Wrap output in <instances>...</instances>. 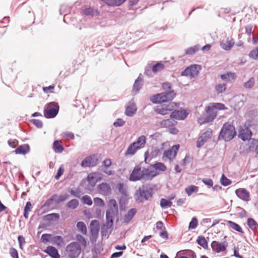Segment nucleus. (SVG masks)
Wrapping results in <instances>:
<instances>
[{
    "instance_id": "1",
    "label": "nucleus",
    "mask_w": 258,
    "mask_h": 258,
    "mask_svg": "<svg viewBox=\"0 0 258 258\" xmlns=\"http://www.w3.org/2000/svg\"><path fill=\"white\" fill-rule=\"evenodd\" d=\"M158 174L156 171L150 170L149 169L142 168L140 165H137L130 174L129 180L132 181H136L141 179L150 180Z\"/></svg>"
},
{
    "instance_id": "2",
    "label": "nucleus",
    "mask_w": 258,
    "mask_h": 258,
    "mask_svg": "<svg viewBox=\"0 0 258 258\" xmlns=\"http://www.w3.org/2000/svg\"><path fill=\"white\" fill-rule=\"evenodd\" d=\"M236 135L234 126L231 123L226 122L223 124L218 138L225 142H228L233 139Z\"/></svg>"
},
{
    "instance_id": "3",
    "label": "nucleus",
    "mask_w": 258,
    "mask_h": 258,
    "mask_svg": "<svg viewBox=\"0 0 258 258\" xmlns=\"http://www.w3.org/2000/svg\"><path fill=\"white\" fill-rule=\"evenodd\" d=\"M176 94L173 91L157 94L151 98V100L154 103H162L172 100Z\"/></svg>"
},
{
    "instance_id": "4",
    "label": "nucleus",
    "mask_w": 258,
    "mask_h": 258,
    "mask_svg": "<svg viewBox=\"0 0 258 258\" xmlns=\"http://www.w3.org/2000/svg\"><path fill=\"white\" fill-rule=\"evenodd\" d=\"M58 111L59 106L57 103H48L44 106V116L47 118H54L57 114Z\"/></svg>"
},
{
    "instance_id": "5",
    "label": "nucleus",
    "mask_w": 258,
    "mask_h": 258,
    "mask_svg": "<svg viewBox=\"0 0 258 258\" xmlns=\"http://www.w3.org/2000/svg\"><path fill=\"white\" fill-rule=\"evenodd\" d=\"M80 245L76 242L68 244L66 248V252L70 258H77L81 253Z\"/></svg>"
},
{
    "instance_id": "6",
    "label": "nucleus",
    "mask_w": 258,
    "mask_h": 258,
    "mask_svg": "<svg viewBox=\"0 0 258 258\" xmlns=\"http://www.w3.org/2000/svg\"><path fill=\"white\" fill-rule=\"evenodd\" d=\"M205 112L207 113V116L204 119L202 117L198 119V122L201 124L212 121L217 115V112L211 106H206Z\"/></svg>"
},
{
    "instance_id": "7",
    "label": "nucleus",
    "mask_w": 258,
    "mask_h": 258,
    "mask_svg": "<svg viewBox=\"0 0 258 258\" xmlns=\"http://www.w3.org/2000/svg\"><path fill=\"white\" fill-rule=\"evenodd\" d=\"M251 122L248 121L246 122L243 127L240 128L239 130L238 137L243 141L248 140L251 138L252 133L249 129L251 126Z\"/></svg>"
},
{
    "instance_id": "8",
    "label": "nucleus",
    "mask_w": 258,
    "mask_h": 258,
    "mask_svg": "<svg viewBox=\"0 0 258 258\" xmlns=\"http://www.w3.org/2000/svg\"><path fill=\"white\" fill-rule=\"evenodd\" d=\"M179 148V145H175L173 146L171 149L165 151L163 154V160L166 161L167 159H168L171 162L176 157Z\"/></svg>"
},
{
    "instance_id": "9",
    "label": "nucleus",
    "mask_w": 258,
    "mask_h": 258,
    "mask_svg": "<svg viewBox=\"0 0 258 258\" xmlns=\"http://www.w3.org/2000/svg\"><path fill=\"white\" fill-rule=\"evenodd\" d=\"M201 69V67L198 64H193L189 66L184 70L182 73V76H189L190 78H193L197 76L199 71Z\"/></svg>"
},
{
    "instance_id": "10",
    "label": "nucleus",
    "mask_w": 258,
    "mask_h": 258,
    "mask_svg": "<svg viewBox=\"0 0 258 258\" xmlns=\"http://www.w3.org/2000/svg\"><path fill=\"white\" fill-rule=\"evenodd\" d=\"M69 196L68 194L61 195L58 196L56 194L53 195L46 202L45 205L49 206L53 203L55 204H59L63 202L69 198Z\"/></svg>"
},
{
    "instance_id": "11",
    "label": "nucleus",
    "mask_w": 258,
    "mask_h": 258,
    "mask_svg": "<svg viewBox=\"0 0 258 258\" xmlns=\"http://www.w3.org/2000/svg\"><path fill=\"white\" fill-rule=\"evenodd\" d=\"M213 135V131L211 129L209 128L202 135L199 137L196 143V146L197 148H200L202 147L205 143L208 141V139H210Z\"/></svg>"
},
{
    "instance_id": "12",
    "label": "nucleus",
    "mask_w": 258,
    "mask_h": 258,
    "mask_svg": "<svg viewBox=\"0 0 258 258\" xmlns=\"http://www.w3.org/2000/svg\"><path fill=\"white\" fill-rule=\"evenodd\" d=\"M151 197H152L151 193L145 190L144 186L143 189L139 188L135 195L136 199L139 203H142L147 200Z\"/></svg>"
},
{
    "instance_id": "13",
    "label": "nucleus",
    "mask_w": 258,
    "mask_h": 258,
    "mask_svg": "<svg viewBox=\"0 0 258 258\" xmlns=\"http://www.w3.org/2000/svg\"><path fill=\"white\" fill-rule=\"evenodd\" d=\"M188 114V112L186 110L182 108L180 109H176L172 112L170 115L171 118L176 120H183L185 119Z\"/></svg>"
},
{
    "instance_id": "14",
    "label": "nucleus",
    "mask_w": 258,
    "mask_h": 258,
    "mask_svg": "<svg viewBox=\"0 0 258 258\" xmlns=\"http://www.w3.org/2000/svg\"><path fill=\"white\" fill-rule=\"evenodd\" d=\"M227 246L228 244L226 241L218 242L217 241H213L211 243V247L213 250L217 253L224 251Z\"/></svg>"
},
{
    "instance_id": "15",
    "label": "nucleus",
    "mask_w": 258,
    "mask_h": 258,
    "mask_svg": "<svg viewBox=\"0 0 258 258\" xmlns=\"http://www.w3.org/2000/svg\"><path fill=\"white\" fill-rule=\"evenodd\" d=\"M81 13L83 15L93 17L98 16L100 12L97 9H94L90 7H84L81 10Z\"/></svg>"
},
{
    "instance_id": "16",
    "label": "nucleus",
    "mask_w": 258,
    "mask_h": 258,
    "mask_svg": "<svg viewBox=\"0 0 258 258\" xmlns=\"http://www.w3.org/2000/svg\"><path fill=\"white\" fill-rule=\"evenodd\" d=\"M235 44V41L233 38H228L226 41H222L220 42V45L221 47L225 50H230Z\"/></svg>"
},
{
    "instance_id": "17",
    "label": "nucleus",
    "mask_w": 258,
    "mask_h": 258,
    "mask_svg": "<svg viewBox=\"0 0 258 258\" xmlns=\"http://www.w3.org/2000/svg\"><path fill=\"white\" fill-rule=\"evenodd\" d=\"M97 159L93 157L88 156L85 158L81 163V166L83 167H88L94 166L97 164Z\"/></svg>"
},
{
    "instance_id": "18",
    "label": "nucleus",
    "mask_w": 258,
    "mask_h": 258,
    "mask_svg": "<svg viewBox=\"0 0 258 258\" xmlns=\"http://www.w3.org/2000/svg\"><path fill=\"white\" fill-rule=\"evenodd\" d=\"M237 196L241 199L248 201L249 200V192L244 188H238L235 191Z\"/></svg>"
},
{
    "instance_id": "19",
    "label": "nucleus",
    "mask_w": 258,
    "mask_h": 258,
    "mask_svg": "<svg viewBox=\"0 0 258 258\" xmlns=\"http://www.w3.org/2000/svg\"><path fill=\"white\" fill-rule=\"evenodd\" d=\"M44 252L49 255L52 258H60V255L58 252L57 250L52 246H48Z\"/></svg>"
},
{
    "instance_id": "20",
    "label": "nucleus",
    "mask_w": 258,
    "mask_h": 258,
    "mask_svg": "<svg viewBox=\"0 0 258 258\" xmlns=\"http://www.w3.org/2000/svg\"><path fill=\"white\" fill-rule=\"evenodd\" d=\"M90 232L92 235H97L100 229L99 221L96 220L92 221L90 224Z\"/></svg>"
},
{
    "instance_id": "21",
    "label": "nucleus",
    "mask_w": 258,
    "mask_h": 258,
    "mask_svg": "<svg viewBox=\"0 0 258 258\" xmlns=\"http://www.w3.org/2000/svg\"><path fill=\"white\" fill-rule=\"evenodd\" d=\"M176 124L177 121H176L174 119L171 118L170 119L163 120L160 122L161 126L166 127L168 128V130L173 127V126H175Z\"/></svg>"
},
{
    "instance_id": "22",
    "label": "nucleus",
    "mask_w": 258,
    "mask_h": 258,
    "mask_svg": "<svg viewBox=\"0 0 258 258\" xmlns=\"http://www.w3.org/2000/svg\"><path fill=\"white\" fill-rule=\"evenodd\" d=\"M137 110L136 104L130 102L126 108L125 113L127 116H132L136 113Z\"/></svg>"
},
{
    "instance_id": "23",
    "label": "nucleus",
    "mask_w": 258,
    "mask_h": 258,
    "mask_svg": "<svg viewBox=\"0 0 258 258\" xmlns=\"http://www.w3.org/2000/svg\"><path fill=\"white\" fill-rule=\"evenodd\" d=\"M106 5L111 7H117L123 4L126 0H101Z\"/></svg>"
},
{
    "instance_id": "24",
    "label": "nucleus",
    "mask_w": 258,
    "mask_h": 258,
    "mask_svg": "<svg viewBox=\"0 0 258 258\" xmlns=\"http://www.w3.org/2000/svg\"><path fill=\"white\" fill-rule=\"evenodd\" d=\"M137 213V210L135 208H132L130 209L127 213L124 216L123 222L125 223H128L131 221L135 214Z\"/></svg>"
},
{
    "instance_id": "25",
    "label": "nucleus",
    "mask_w": 258,
    "mask_h": 258,
    "mask_svg": "<svg viewBox=\"0 0 258 258\" xmlns=\"http://www.w3.org/2000/svg\"><path fill=\"white\" fill-rule=\"evenodd\" d=\"M30 147L27 144H24L18 147L15 151L17 154H25L29 152Z\"/></svg>"
},
{
    "instance_id": "26",
    "label": "nucleus",
    "mask_w": 258,
    "mask_h": 258,
    "mask_svg": "<svg viewBox=\"0 0 258 258\" xmlns=\"http://www.w3.org/2000/svg\"><path fill=\"white\" fill-rule=\"evenodd\" d=\"M53 150L55 153H60L63 150L64 148L62 145V142L60 140H55L53 143Z\"/></svg>"
},
{
    "instance_id": "27",
    "label": "nucleus",
    "mask_w": 258,
    "mask_h": 258,
    "mask_svg": "<svg viewBox=\"0 0 258 258\" xmlns=\"http://www.w3.org/2000/svg\"><path fill=\"white\" fill-rule=\"evenodd\" d=\"M133 144H135V146H136L137 148L139 150L144 147L146 144V137L144 136H141L139 137L136 142H134Z\"/></svg>"
},
{
    "instance_id": "28",
    "label": "nucleus",
    "mask_w": 258,
    "mask_h": 258,
    "mask_svg": "<svg viewBox=\"0 0 258 258\" xmlns=\"http://www.w3.org/2000/svg\"><path fill=\"white\" fill-rule=\"evenodd\" d=\"M108 209L107 211H113L115 213H117L118 212V206L116 203V202L114 199L109 200L108 202Z\"/></svg>"
},
{
    "instance_id": "29",
    "label": "nucleus",
    "mask_w": 258,
    "mask_h": 258,
    "mask_svg": "<svg viewBox=\"0 0 258 258\" xmlns=\"http://www.w3.org/2000/svg\"><path fill=\"white\" fill-rule=\"evenodd\" d=\"M227 223L228 226L232 229L241 233H244L241 227L235 222L231 221H228Z\"/></svg>"
},
{
    "instance_id": "30",
    "label": "nucleus",
    "mask_w": 258,
    "mask_h": 258,
    "mask_svg": "<svg viewBox=\"0 0 258 258\" xmlns=\"http://www.w3.org/2000/svg\"><path fill=\"white\" fill-rule=\"evenodd\" d=\"M51 243L57 246H62L64 243L63 239L60 236L52 237Z\"/></svg>"
},
{
    "instance_id": "31",
    "label": "nucleus",
    "mask_w": 258,
    "mask_h": 258,
    "mask_svg": "<svg viewBox=\"0 0 258 258\" xmlns=\"http://www.w3.org/2000/svg\"><path fill=\"white\" fill-rule=\"evenodd\" d=\"M220 77L223 80L229 81L232 80H234L236 78V75L234 73L228 72L225 74L221 75Z\"/></svg>"
},
{
    "instance_id": "32",
    "label": "nucleus",
    "mask_w": 258,
    "mask_h": 258,
    "mask_svg": "<svg viewBox=\"0 0 258 258\" xmlns=\"http://www.w3.org/2000/svg\"><path fill=\"white\" fill-rule=\"evenodd\" d=\"M199 190V187L194 185L188 186L185 188V191L188 196H190L194 192H197Z\"/></svg>"
},
{
    "instance_id": "33",
    "label": "nucleus",
    "mask_w": 258,
    "mask_h": 258,
    "mask_svg": "<svg viewBox=\"0 0 258 258\" xmlns=\"http://www.w3.org/2000/svg\"><path fill=\"white\" fill-rule=\"evenodd\" d=\"M138 150L136 146H135V144H132L127 148V150L125 153V156L133 155Z\"/></svg>"
},
{
    "instance_id": "34",
    "label": "nucleus",
    "mask_w": 258,
    "mask_h": 258,
    "mask_svg": "<svg viewBox=\"0 0 258 258\" xmlns=\"http://www.w3.org/2000/svg\"><path fill=\"white\" fill-rule=\"evenodd\" d=\"M153 168L156 170L164 172L167 170L166 165L162 162H157L152 165Z\"/></svg>"
},
{
    "instance_id": "35",
    "label": "nucleus",
    "mask_w": 258,
    "mask_h": 258,
    "mask_svg": "<svg viewBox=\"0 0 258 258\" xmlns=\"http://www.w3.org/2000/svg\"><path fill=\"white\" fill-rule=\"evenodd\" d=\"M116 213H117L113 212L112 211H109L107 210L106 213V217L107 221L108 222V224H109V222H110V226L112 225L113 222V218H114V215Z\"/></svg>"
},
{
    "instance_id": "36",
    "label": "nucleus",
    "mask_w": 258,
    "mask_h": 258,
    "mask_svg": "<svg viewBox=\"0 0 258 258\" xmlns=\"http://www.w3.org/2000/svg\"><path fill=\"white\" fill-rule=\"evenodd\" d=\"M100 190L104 194L110 192L111 188L109 184L106 183H102L99 185Z\"/></svg>"
},
{
    "instance_id": "37",
    "label": "nucleus",
    "mask_w": 258,
    "mask_h": 258,
    "mask_svg": "<svg viewBox=\"0 0 258 258\" xmlns=\"http://www.w3.org/2000/svg\"><path fill=\"white\" fill-rule=\"evenodd\" d=\"M77 227L83 234L86 235L87 234V227L83 222H78L77 224Z\"/></svg>"
},
{
    "instance_id": "38",
    "label": "nucleus",
    "mask_w": 258,
    "mask_h": 258,
    "mask_svg": "<svg viewBox=\"0 0 258 258\" xmlns=\"http://www.w3.org/2000/svg\"><path fill=\"white\" fill-rule=\"evenodd\" d=\"M97 177V173L96 172H92L90 173L87 176V179L89 184L94 185L96 183V180H95Z\"/></svg>"
},
{
    "instance_id": "39",
    "label": "nucleus",
    "mask_w": 258,
    "mask_h": 258,
    "mask_svg": "<svg viewBox=\"0 0 258 258\" xmlns=\"http://www.w3.org/2000/svg\"><path fill=\"white\" fill-rule=\"evenodd\" d=\"M79 205V202L76 199H73L67 204V207L70 209H75L77 208Z\"/></svg>"
},
{
    "instance_id": "40",
    "label": "nucleus",
    "mask_w": 258,
    "mask_h": 258,
    "mask_svg": "<svg viewBox=\"0 0 258 258\" xmlns=\"http://www.w3.org/2000/svg\"><path fill=\"white\" fill-rule=\"evenodd\" d=\"M165 69L164 65L161 62H158L152 67V71L154 73L160 72Z\"/></svg>"
},
{
    "instance_id": "41",
    "label": "nucleus",
    "mask_w": 258,
    "mask_h": 258,
    "mask_svg": "<svg viewBox=\"0 0 258 258\" xmlns=\"http://www.w3.org/2000/svg\"><path fill=\"white\" fill-rule=\"evenodd\" d=\"M179 104L176 103L175 102H170L167 105H165V107L168 111H174L176 109H177L179 107Z\"/></svg>"
},
{
    "instance_id": "42",
    "label": "nucleus",
    "mask_w": 258,
    "mask_h": 258,
    "mask_svg": "<svg viewBox=\"0 0 258 258\" xmlns=\"http://www.w3.org/2000/svg\"><path fill=\"white\" fill-rule=\"evenodd\" d=\"M52 236L50 234H43L41 237V241L46 243L48 242H51Z\"/></svg>"
},
{
    "instance_id": "43",
    "label": "nucleus",
    "mask_w": 258,
    "mask_h": 258,
    "mask_svg": "<svg viewBox=\"0 0 258 258\" xmlns=\"http://www.w3.org/2000/svg\"><path fill=\"white\" fill-rule=\"evenodd\" d=\"M197 242L201 246L204 248H206L207 247V241L206 240L205 238L203 236H199L197 239Z\"/></svg>"
},
{
    "instance_id": "44",
    "label": "nucleus",
    "mask_w": 258,
    "mask_h": 258,
    "mask_svg": "<svg viewBox=\"0 0 258 258\" xmlns=\"http://www.w3.org/2000/svg\"><path fill=\"white\" fill-rule=\"evenodd\" d=\"M155 111L156 113L162 115H165L168 113V112L165 107V105L158 107L155 109Z\"/></svg>"
},
{
    "instance_id": "45",
    "label": "nucleus",
    "mask_w": 258,
    "mask_h": 258,
    "mask_svg": "<svg viewBox=\"0 0 258 258\" xmlns=\"http://www.w3.org/2000/svg\"><path fill=\"white\" fill-rule=\"evenodd\" d=\"M248 56L252 59L258 60V46L250 51Z\"/></svg>"
},
{
    "instance_id": "46",
    "label": "nucleus",
    "mask_w": 258,
    "mask_h": 258,
    "mask_svg": "<svg viewBox=\"0 0 258 258\" xmlns=\"http://www.w3.org/2000/svg\"><path fill=\"white\" fill-rule=\"evenodd\" d=\"M172 203L165 199H161L160 200V206L163 208L170 207L172 206Z\"/></svg>"
},
{
    "instance_id": "47",
    "label": "nucleus",
    "mask_w": 258,
    "mask_h": 258,
    "mask_svg": "<svg viewBox=\"0 0 258 258\" xmlns=\"http://www.w3.org/2000/svg\"><path fill=\"white\" fill-rule=\"evenodd\" d=\"M247 225L253 230H256L258 226L256 222L252 218L248 219Z\"/></svg>"
},
{
    "instance_id": "48",
    "label": "nucleus",
    "mask_w": 258,
    "mask_h": 258,
    "mask_svg": "<svg viewBox=\"0 0 258 258\" xmlns=\"http://www.w3.org/2000/svg\"><path fill=\"white\" fill-rule=\"evenodd\" d=\"M61 137L66 140H74L75 138L74 134L69 132H64L62 133Z\"/></svg>"
},
{
    "instance_id": "49",
    "label": "nucleus",
    "mask_w": 258,
    "mask_h": 258,
    "mask_svg": "<svg viewBox=\"0 0 258 258\" xmlns=\"http://www.w3.org/2000/svg\"><path fill=\"white\" fill-rule=\"evenodd\" d=\"M117 189L123 195H126V189L125 185L122 183H119L116 186Z\"/></svg>"
},
{
    "instance_id": "50",
    "label": "nucleus",
    "mask_w": 258,
    "mask_h": 258,
    "mask_svg": "<svg viewBox=\"0 0 258 258\" xmlns=\"http://www.w3.org/2000/svg\"><path fill=\"white\" fill-rule=\"evenodd\" d=\"M199 50V48L197 46H195L194 47H190L188 48L185 51L186 54H190L192 55L196 53Z\"/></svg>"
},
{
    "instance_id": "51",
    "label": "nucleus",
    "mask_w": 258,
    "mask_h": 258,
    "mask_svg": "<svg viewBox=\"0 0 258 258\" xmlns=\"http://www.w3.org/2000/svg\"><path fill=\"white\" fill-rule=\"evenodd\" d=\"M198 224V221L196 217H193L189 222L188 226V229H195Z\"/></svg>"
},
{
    "instance_id": "52",
    "label": "nucleus",
    "mask_w": 258,
    "mask_h": 258,
    "mask_svg": "<svg viewBox=\"0 0 258 258\" xmlns=\"http://www.w3.org/2000/svg\"><path fill=\"white\" fill-rule=\"evenodd\" d=\"M212 108L218 110H226L227 108L224 104L221 103H213L212 104Z\"/></svg>"
},
{
    "instance_id": "53",
    "label": "nucleus",
    "mask_w": 258,
    "mask_h": 258,
    "mask_svg": "<svg viewBox=\"0 0 258 258\" xmlns=\"http://www.w3.org/2000/svg\"><path fill=\"white\" fill-rule=\"evenodd\" d=\"M226 84H218L215 86V89L218 94L222 93L226 90Z\"/></svg>"
},
{
    "instance_id": "54",
    "label": "nucleus",
    "mask_w": 258,
    "mask_h": 258,
    "mask_svg": "<svg viewBox=\"0 0 258 258\" xmlns=\"http://www.w3.org/2000/svg\"><path fill=\"white\" fill-rule=\"evenodd\" d=\"M220 181L221 183L224 186L229 185L231 182L223 174L222 175Z\"/></svg>"
},
{
    "instance_id": "55",
    "label": "nucleus",
    "mask_w": 258,
    "mask_h": 258,
    "mask_svg": "<svg viewBox=\"0 0 258 258\" xmlns=\"http://www.w3.org/2000/svg\"><path fill=\"white\" fill-rule=\"evenodd\" d=\"M82 201L84 204L91 206L92 204V201L90 197L85 195L82 197Z\"/></svg>"
},
{
    "instance_id": "56",
    "label": "nucleus",
    "mask_w": 258,
    "mask_h": 258,
    "mask_svg": "<svg viewBox=\"0 0 258 258\" xmlns=\"http://www.w3.org/2000/svg\"><path fill=\"white\" fill-rule=\"evenodd\" d=\"M95 204L99 207H103L105 206V203L102 199L99 198H95L94 199Z\"/></svg>"
},
{
    "instance_id": "57",
    "label": "nucleus",
    "mask_w": 258,
    "mask_h": 258,
    "mask_svg": "<svg viewBox=\"0 0 258 258\" xmlns=\"http://www.w3.org/2000/svg\"><path fill=\"white\" fill-rule=\"evenodd\" d=\"M254 84V80L253 78H251L247 82L244 84L245 88L248 89L252 87Z\"/></svg>"
},
{
    "instance_id": "58",
    "label": "nucleus",
    "mask_w": 258,
    "mask_h": 258,
    "mask_svg": "<svg viewBox=\"0 0 258 258\" xmlns=\"http://www.w3.org/2000/svg\"><path fill=\"white\" fill-rule=\"evenodd\" d=\"M141 83L138 80H136L134 84L133 90L135 92H137L141 89Z\"/></svg>"
},
{
    "instance_id": "59",
    "label": "nucleus",
    "mask_w": 258,
    "mask_h": 258,
    "mask_svg": "<svg viewBox=\"0 0 258 258\" xmlns=\"http://www.w3.org/2000/svg\"><path fill=\"white\" fill-rule=\"evenodd\" d=\"M63 172H64V168L61 166L59 168V169L57 172V173H56V175L55 176V178L56 180H58L60 178V176L63 174Z\"/></svg>"
},
{
    "instance_id": "60",
    "label": "nucleus",
    "mask_w": 258,
    "mask_h": 258,
    "mask_svg": "<svg viewBox=\"0 0 258 258\" xmlns=\"http://www.w3.org/2000/svg\"><path fill=\"white\" fill-rule=\"evenodd\" d=\"M54 85H50L48 87H43L42 90L45 93H52V90L54 89Z\"/></svg>"
},
{
    "instance_id": "61",
    "label": "nucleus",
    "mask_w": 258,
    "mask_h": 258,
    "mask_svg": "<svg viewBox=\"0 0 258 258\" xmlns=\"http://www.w3.org/2000/svg\"><path fill=\"white\" fill-rule=\"evenodd\" d=\"M192 160V158L189 155H186L185 158L182 160L181 165L185 166L188 164Z\"/></svg>"
},
{
    "instance_id": "62",
    "label": "nucleus",
    "mask_w": 258,
    "mask_h": 258,
    "mask_svg": "<svg viewBox=\"0 0 258 258\" xmlns=\"http://www.w3.org/2000/svg\"><path fill=\"white\" fill-rule=\"evenodd\" d=\"M10 253L13 258H18V253L17 250L14 248L10 249Z\"/></svg>"
},
{
    "instance_id": "63",
    "label": "nucleus",
    "mask_w": 258,
    "mask_h": 258,
    "mask_svg": "<svg viewBox=\"0 0 258 258\" xmlns=\"http://www.w3.org/2000/svg\"><path fill=\"white\" fill-rule=\"evenodd\" d=\"M124 122L122 119L118 118L113 123V125L115 127L121 126L124 124Z\"/></svg>"
},
{
    "instance_id": "64",
    "label": "nucleus",
    "mask_w": 258,
    "mask_h": 258,
    "mask_svg": "<svg viewBox=\"0 0 258 258\" xmlns=\"http://www.w3.org/2000/svg\"><path fill=\"white\" fill-rule=\"evenodd\" d=\"M202 181L206 185L212 187L213 185V182L211 179L210 178H206L203 179Z\"/></svg>"
}]
</instances>
